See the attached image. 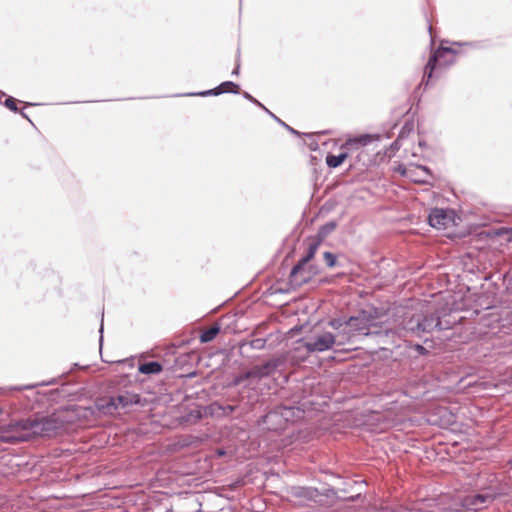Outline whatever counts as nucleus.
I'll return each instance as SVG.
<instances>
[{
	"mask_svg": "<svg viewBox=\"0 0 512 512\" xmlns=\"http://www.w3.org/2000/svg\"><path fill=\"white\" fill-rule=\"evenodd\" d=\"M68 422L69 419L64 411H57L48 416L35 415L1 426L0 439L4 442L18 443L28 441L35 436L51 437Z\"/></svg>",
	"mask_w": 512,
	"mask_h": 512,
	"instance_id": "1",
	"label": "nucleus"
},
{
	"mask_svg": "<svg viewBox=\"0 0 512 512\" xmlns=\"http://www.w3.org/2000/svg\"><path fill=\"white\" fill-rule=\"evenodd\" d=\"M345 327L339 333L345 343L352 342L354 338L372 337L378 345L396 343V332L387 324H379L366 311L360 312L357 316L350 317L344 322Z\"/></svg>",
	"mask_w": 512,
	"mask_h": 512,
	"instance_id": "2",
	"label": "nucleus"
},
{
	"mask_svg": "<svg viewBox=\"0 0 512 512\" xmlns=\"http://www.w3.org/2000/svg\"><path fill=\"white\" fill-rule=\"evenodd\" d=\"M451 324L441 320V312H419L406 316L402 322V326L394 329L396 332V340L406 337L407 335L422 336L425 333H431L434 330L449 329Z\"/></svg>",
	"mask_w": 512,
	"mask_h": 512,
	"instance_id": "3",
	"label": "nucleus"
},
{
	"mask_svg": "<svg viewBox=\"0 0 512 512\" xmlns=\"http://www.w3.org/2000/svg\"><path fill=\"white\" fill-rule=\"evenodd\" d=\"M495 497L496 495L491 489H484L467 495H443L439 497V505L447 512H459V508L465 512H477L488 507Z\"/></svg>",
	"mask_w": 512,
	"mask_h": 512,
	"instance_id": "4",
	"label": "nucleus"
},
{
	"mask_svg": "<svg viewBox=\"0 0 512 512\" xmlns=\"http://www.w3.org/2000/svg\"><path fill=\"white\" fill-rule=\"evenodd\" d=\"M460 53L461 51L457 48L443 45L436 49H431L418 88H423L424 91L427 90L433 84L434 80L440 77L439 70L454 64L455 57Z\"/></svg>",
	"mask_w": 512,
	"mask_h": 512,
	"instance_id": "5",
	"label": "nucleus"
},
{
	"mask_svg": "<svg viewBox=\"0 0 512 512\" xmlns=\"http://www.w3.org/2000/svg\"><path fill=\"white\" fill-rule=\"evenodd\" d=\"M298 350L304 348L308 354L321 353L332 349L335 345L345 344L340 334L334 335L329 331H314L298 341Z\"/></svg>",
	"mask_w": 512,
	"mask_h": 512,
	"instance_id": "6",
	"label": "nucleus"
},
{
	"mask_svg": "<svg viewBox=\"0 0 512 512\" xmlns=\"http://www.w3.org/2000/svg\"><path fill=\"white\" fill-rule=\"evenodd\" d=\"M139 403L140 396L138 394L126 391L117 396H111L97 400L96 407L101 413L105 415H112L119 409H126Z\"/></svg>",
	"mask_w": 512,
	"mask_h": 512,
	"instance_id": "7",
	"label": "nucleus"
},
{
	"mask_svg": "<svg viewBox=\"0 0 512 512\" xmlns=\"http://www.w3.org/2000/svg\"><path fill=\"white\" fill-rule=\"evenodd\" d=\"M309 262L299 260L292 268L289 275V282L293 287H300L312 279L317 274V268L314 265H308Z\"/></svg>",
	"mask_w": 512,
	"mask_h": 512,
	"instance_id": "8",
	"label": "nucleus"
},
{
	"mask_svg": "<svg viewBox=\"0 0 512 512\" xmlns=\"http://www.w3.org/2000/svg\"><path fill=\"white\" fill-rule=\"evenodd\" d=\"M461 218L456 210L450 207L431 208L426 219V224H457Z\"/></svg>",
	"mask_w": 512,
	"mask_h": 512,
	"instance_id": "9",
	"label": "nucleus"
},
{
	"mask_svg": "<svg viewBox=\"0 0 512 512\" xmlns=\"http://www.w3.org/2000/svg\"><path fill=\"white\" fill-rule=\"evenodd\" d=\"M242 97L252 103L253 105L259 107L262 109L267 115H269L276 123H278L280 126L285 128L289 133L296 137H310V134H307L305 132H300L287 123H285L282 119H280L277 115H275L272 111H270L263 103H261L258 99H256L254 96H252L247 91H242L241 93Z\"/></svg>",
	"mask_w": 512,
	"mask_h": 512,
	"instance_id": "10",
	"label": "nucleus"
},
{
	"mask_svg": "<svg viewBox=\"0 0 512 512\" xmlns=\"http://www.w3.org/2000/svg\"><path fill=\"white\" fill-rule=\"evenodd\" d=\"M290 494L292 497L299 499L301 505H305L307 502H322V494L313 487L294 486L291 487Z\"/></svg>",
	"mask_w": 512,
	"mask_h": 512,
	"instance_id": "11",
	"label": "nucleus"
},
{
	"mask_svg": "<svg viewBox=\"0 0 512 512\" xmlns=\"http://www.w3.org/2000/svg\"><path fill=\"white\" fill-rule=\"evenodd\" d=\"M261 424L264 428L272 431L284 429L286 426L277 407L262 417Z\"/></svg>",
	"mask_w": 512,
	"mask_h": 512,
	"instance_id": "12",
	"label": "nucleus"
},
{
	"mask_svg": "<svg viewBox=\"0 0 512 512\" xmlns=\"http://www.w3.org/2000/svg\"><path fill=\"white\" fill-rule=\"evenodd\" d=\"M382 138L379 133H363L347 139L345 146L359 148L367 146L373 142L380 141Z\"/></svg>",
	"mask_w": 512,
	"mask_h": 512,
	"instance_id": "13",
	"label": "nucleus"
},
{
	"mask_svg": "<svg viewBox=\"0 0 512 512\" xmlns=\"http://www.w3.org/2000/svg\"><path fill=\"white\" fill-rule=\"evenodd\" d=\"M321 242L322 239L319 236H312L306 238L303 242L306 248V253L300 258V260H302V262H310V260L314 257L315 253L317 252Z\"/></svg>",
	"mask_w": 512,
	"mask_h": 512,
	"instance_id": "14",
	"label": "nucleus"
},
{
	"mask_svg": "<svg viewBox=\"0 0 512 512\" xmlns=\"http://www.w3.org/2000/svg\"><path fill=\"white\" fill-rule=\"evenodd\" d=\"M279 413L281 414L282 419L284 420L285 425L288 422H293L297 419L303 417L304 411L298 407L293 406H277Z\"/></svg>",
	"mask_w": 512,
	"mask_h": 512,
	"instance_id": "15",
	"label": "nucleus"
},
{
	"mask_svg": "<svg viewBox=\"0 0 512 512\" xmlns=\"http://www.w3.org/2000/svg\"><path fill=\"white\" fill-rule=\"evenodd\" d=\"M262 378L263 377H262L261 370H260L259 366L256 365L253 368H251L249 371H246V372L241 373L238 376H236L233 379L231 385L238 386V385L243 384L245 381H247L249 379L260 380Z\"/></svg>",
	"mask_w": 512,
	"mask_h": 512,
	"instance_id": "16",
	"label": "nucleus"
},
{
	"mask_svg": "<svg viewBox=\"0 0 512 512\" xmlns=\"http://www.w3.org/2000/svg\"><path fill=\"white\" fill-rule=\"evenodd\" d=\"M453 46L457 47H468L474 50H485L492 47V43L488 39L477 40V41H465V42H453Z\"/></svg>",
	"mask_w": 512,
	"mask_h": 512,
	"instance_id": "17",
	"label": "nucleus"
},
{
	"mask_svg": "<svg viewBox=\"0 0 512 512\" xmlns=\"http://www.w3.org/2000/svg\"><path fill=\"white\" fill-rule=\"evenodd\" d=\"M223 94L219 86L217 85L214 88L202 90L198 92H186V93H178L175 94V97H209V96H219Z\"/></svg>",
	"mask_w": 512,
	"mask_h": 512,
	"instance_id": "18",
	"label": "nucleus"
},
{
	"mask_svg": "<svg viewBox=\"0 0 512 512\" xmlns=\"http://www.w3.org/2000/svg\"><path fill=\"white\" fill-rule=\"evenodd\" d=\"M211 414L216 416L228 417L230 416L236 409V406L233 405H223L217 402H214L209 407Z\"/></svg>",
	"mask_w": 512,
	"mask_h": 512,
	"instance_id": "19",
	"label": "nucleus"
},
{
	"mask_svg": "<svg viewBox=\"0 0 512 512\" xmlns=\"http://www.w3.org/2000/svg\"><path fill=\"white\" fill-rule=\"evenodd\" d=\"M348 156L349 154L346 151L340 152L337 155L328 153L326 156V164L329 168H337L344 163Z\"/></svg>",
	"mask_w": 512,
	"mask_h": 512,
	"instance_id": "20",
	"label": "nucleus"
},
{
	"mask_svg": "<svg viewBox=\"0 0 512 512\" xmlns=\"http://www.w3.org/2000/svg\"><path fill=\"white\" fill-rule=\"evenodd\" d=\"M138 370L143 374H158L162 371V365L157 361L145 362L139 365Z\"/></svg>",
	"mask_w": 512,
	"mask_h": 512,
	"instance_id": "21",
	"label": "nucleus"
},
{
	"mask_svg": "<svg viewBox=\"0 0 512 512\" xmlns=\"http://www.w3.org/2000/svg\"><path fill=\"white\" fill-rule=\"evenodd\" d=\"M279 365H280V361L278 359H271V360L267 361L266 363H264L262 365H258V366L261 370L262 377H267V376H270L271 374H273L277 370Z\"/></svg>",
	"mask_w": 512,
	"mask_h": 512,
	"instance_id": "22",
	"label": "nucleus"
},
{
	"mask_svg": "<svg viewBox=\"0 0 512 512\" xmlns=\"http://www.w3.org/2000/svg\"><path fill=\"white\" fill-rule=\"evenodd\" d=\"M218 86L221 89V91L223 92V94L224 93H231V94H241L242 93L240 91V85L238 83L230 81V80L223 81Z\"/></svg>",
	"mask_w": 512,
	"mask_h": 512,
	"instance_id": "23",
	"label": "nucleus"
},
{
	"mask_svg": "<svg viewBox=\"0 0 512 512\" xmlns=\"http://www.w3.org/2000/svg\"><path fill=\"white\" fill-rule=\"evenodd\" d=\"M220 328L218 326H211L208 329L204 330L200 335V341L202 343H208L212 341L219 333Z\"/></svg>",
	"mask_w": 512,
	"mask_h": 512,
	"instance_id": "24",
	"label": "nucleus"
},
{
	"mask_svg": "<svg viewBox=\"0 0 512 512\" xmlns=\"http://www.w3.org/2000/svg\"><path fill=\"white\" fill-rule=\"evenodd\" d=\"M413 130H414V123L411 121H406L404 123V125L401 127L397 137L401 140H404L409 137V135L411 134V132Z\"/></svg>",
	"mask_w": 512,
	"mask_h": 512,
	"instance_id": "25",
	"label": "nucleus"
},
{
	"mask_svg": "<svg viewBox=\"0 0 512 512\" xmlns=\"http://www.w3.org/2000/svg\"><path fill=\"white\" fill-rule=\"evenodd\" d=\"M248 344H249L250 348H252V349L262 350L265 348L266 340L263 338H257V339L251 340Z\"/></svg>",
	"mask_w": 512,
	"mask_h": 512,
	"instance_id": "26",
	"label": "nucleus"
},
{
	"mask_svg": "<svg viewBox=\"0 0 512 512\" xmlns=\"http://www.w3.org/2000/svg\"><path fill=\"white\" fill-rule=\"evenodd\" d=\"M505 216L506 217H510L511 219H499V218H495L493 219L492 221H490L489 223L487 222H483L482 224H508L509 222H512V208L509 210V212H506L505 213Z\"/></svg>",
	"mask_w": 512,
	"mask_h": 512,
	"instance_id": "27",
	"label": "nucleus"
},
{
	"mask_svg": "<svg viewBox=\"0 0 512 512\" xmlns=\"http://www.w3.org/2000/svg\"><path fill=\"white\" fill-rule=\"evenodd\" d=\"M324 260L328 267H333L336 264V256L331 252H324L323 254Z\"/></svg>",
	"mask_w": 512,
	"mask_h": 512,
	"instance_id": "28",
	"label": "nucleus"
},
{
	"mask_svg": "<svg viewBox=\"0 0 512 512\" xmlns=\"http://www.w3.org/2000/svg\"><path fill=\"white\" fill-rule=\"evenodd\" d=\"M240 67H241L240 49L238 48L237 55H236L235 67L233 68V70L231 72V75L232 76H239V74H240Z\"/></svg>",
	"mask_w": 512,
	"mask_h": 512,
	"instance_id": "29",
	"label": "nucleus"
},
{
	"mask_svg": "<svg viewBox=\"0 0 512 512\" xmlns=\"http://www.w3.org/2000/svg\"><path fill=\"white\" fill-rule=\"evenodd\" d=\"M415 167H416L417 169H419V170L423 171V173H424L427 177H429V178H431V179H435L434 174H433V172H432V170H431V168H430V167H428V166H426V165H422V164H416V165H415Z\"/></svg>",
	"mask_w": 512,
	"mask_h": 512,
	"instance_id": "30",
	"label": "nucleus"
},
{
	"mask_svg": "<svg viewBox=\"0 0 512 512\" xmlns=\"http://www.w3.org/2000/svg\"><path fill=\"white\" fill-rule=\"evenodd\" d=\"M310 134V137H308L310 139L309 142H307V146L308 148L311 150V151H316L318 150L319 146H318V142L317 140L314 138V134L312 133H309Z\"/></svg>",
	"mask_w": 512,
	"mask_h": 512,
	"instance_id": "31",
	"label": "nucleus"
},
{
	"mask_svg": "<svg viewBox=\"0 0 512 512\" xmlns=\"http://www.w3.org/2000/svg\"><path fill=\"white\" fill-rule=\"evenodd\" d=\"M401 139H399L398 137L391 143L390 145V150L392 153H395L396 151H398L401 147Z\"/></svg>",
	"mask_w": 512,
	"mask_h": 512,
	"instance_id": "32",
	"label": "nucleus"
},
{
	"mask_svg": "<svg viewBox=\"0 0 512 512\" xmlns=\"http://www.w3.org/2000/svg\"><path fill=\"white\" fill-rule=\"evenodd\" d=\"M329 325L336 330H339L342 328L343 323L340 319H332L329 321Z\"/></svg>",
	"mask_w": 512,
	"mask_h": 512,
	"instance_id": "33",
	"label": "nucleus"
},
{
	"mask_svg": "<svg viewBox=\"0 0 512 512\" xmlns=\"http://www.w3.org/2000/svg\"><path fill=\"white\" fill-rule=\"evenodd\" d=\"M394 170H395L396 172H398V173H399L400 175H402V176L407 175V168L405 167V165H404V164H398V165L394 168Z\"/></svg>",
	"mask_w": 512,
	"mask_h": 512,
	"instance_id": "34",
	"label": "nucleus"
},
{
	"mask_svg": "<svg viewBox=\"0 0 512 512\" xmlns=\"http://www.w3.org/2000/svg\"><path fill=\"white\" fill-rule=\"evenodd\" d=\"M432 180L433 179L427 177L426 175L422 176V178L414 179L415 182L420 183V184H430Z\"/></svg>",
	"mask_w": 512,
	"mask_h": 512,
	"instance_id": "35",
	"label": "nucleus"
},
{
	"mask_svg": "<svg viewBox=\"0 0 512 512\" xmlns=\"http://www.w3.org/2000/svg\"><path fill=\"white\" fill-rule=\"evenodd\" d=\"M18 113L21 115L22 118L26 119L29 123H31L33 125L32 120L30 119L28 114L24 111V109H19Z\"/></svg>",
	"mask_w": 512,
	"mask_h": 512,
	"instance_id": "36",
	"label": "nucleus"
},
{
	"mask_svg": "<svg viewBox=\"0 0 512 512\" xmlns=\"http://www.w3.org/2000/svg\"><path fill=\"white\" fill-rule=\"evenodd\" d=\"M415 349H416V351H417L419 354H421V355H424V354H426V353H427L426 348H425V347H423V346H422V345H420V344L415 345Z\"/></svg>",
	"mask_w": 512,
	"mask_h": 512,
	"instance_id": "37",
	"label": "nucleus"
},
{
	"mask_svg": "<svg viewBox=\"0 0 512 512\" xmlns=\"http://www.w3.org/2000/svg\"><path fill=\"white\" fill-rule=\"evenodd\" d=\"M464 229L460 232L457 237H464L466 234L470 233L468 226H462Z\"/></svg>",
	"mask_w": 512,
	"mask_h": 512,
	"instance_id": "38",
	"label": "nucleus"
},
{
	"mask_svg": "<svg viewBox=\"0 0 512 512\" xmlns=\"http://www.w3.org/2000/svg\"><path fill=\"white\" fill-rule=\"evenodd\" d=\"M418 147L421 148V149L427 148L428 147L427 142L425 140H423V139H420L418 141Z\"/></svg>",
	"mask_w": 512,
	"mask_h": 512,
	"instance_id": "39",
	"label": "nucleus"
},
{
	"mask_svg": "<svg viewBox=\"0 0 512 512\" xmlns=\"http://www.w3.org/2000/svg\"><path fill=\"white\" fill-rule=\"evenodd\" d=\"M37 105H40V104L39 103H34V102H25V106L26 107L37 106Z\"/></svg>",
	"mask_w": 512,
	"mask_h": 512,
	"instance_id": "40",
	"label": "nucleus"
},
{
	"mask_svg": "<svg viewBox=\"0 0 512 512\" xmlns=\"http://www.w3.org/2000/svg\"><path fill=\"white\" fill-rule=\"evenodd\" d=\"M103 333V323H101V326H100V334ZM102 341H103V335H100V345L102 344Z\"/></svg>",
	"mask_w": 512,
	"mask_h": 512,
	"instance_id": "41",
	"label": "nucleus"
},
{
	"mask_svg": "<svg viewBox=\"0 0 512 512\" xmlns=\"http://www.w3.org/2000/svg\"><path fill=\"white\" fill-rule=\"evenodd\" d=\"M34 388V385H27V386H24L23 389H32Z\"/></svg>",
	"mask_w": 512,
	"mask_h": 512,
	"instance_id": "42",
	"label": "nucleus"
},
{
	"mask_svg": "<svg viewBox=\"0 0 512 512\" xmlns=\"http://www.w3.org/2000/svg\"><path fill=\"white\" fill-rule=\"evenodd\" d=\"M447 236H448V237H450V238H454V237H456V235H453V234H452V233H450V232H447Z\"/></svg>",
	"mask_w": 512,
	"mask_h": 512,
	"instance_id": "43",
	"label": "nucleus"
},
{
	"mask_svg": "<svg viewBox=\"0 0 512 512\" xmlns=\"http://www.w3.org/2000/svg\"><path fill=\"white\" fill-rule=\"evenodd\" d=\"M325 224L332 225V224H336V222L334 220H331V221L326 222Z\"/></svg>",
	"mask_w": 512,
	"mask_h": 512,
	"instance_id": "44",
	"label": "nucleus"
},
{
	"mask_svg": "<svg viewBox=\"0 0 512 512\" xmlns=\"http://www.w3.org/2000/svg\"><path fill=\"white\" fill-rule=\"evenodd\" d=\"M505 233H512V227L505 230Z\"/></svg>",
	"mask_w": 512,
	"mask_h": 512,
	"instance_id": "45",
	"label": "nucleus"
},
{
	"mask_svg": "<svg viewBox=\"0 0 512 512\" xmlns=\"http://www.w3.org/2000/svg\"><path fill=\"white\" fill-rule=\"evenodd\" d=\"M503 233H504V231H503V230H499V231H497V232H496V235H501V234H503Z\"/></svg>",
	"mask_w": 512,
	"mask_h": 512,
	"instance_id": "46",
	"label": "nucleus"
},
{
	"mask_svg": "<svg viewBox=\"0 0 512 512\" xmlns=\"http://www.w3.org/2000/svg\"><path fill=\"white\" fill-rule=\"evenodd\" d=\"M0 95L1 96H6V93L0 90Z\"/></svg>",
	"mask_w": 512,
	"mask_h": 512,
	"instance_id": "47",
	"label": "nucleus"
},
{
	"mask_svg": "<svg viewBox=\"0 0 512 512\" xmlns=\"http://www.w3.org/2000/svg\"><path fill=\"white\" fill-rule=\"evenodd\" d=\"M335 226L334 225H331V226H324V228H334Z\"/></svg>",
	"mask_w": 512,
	"mask_h": 512,
	"instance_id": "48",
	"label": "nucleus"
},
{
	"mask_svg": "<svg viewBox=\"0 0 512 512\" xmlns=\"http://www.w3.org/2000/svg\"><path fill=\"white\" fill-rule=\"evenodd\" d=\"M450 226H443V229L444 230H447V228H449Z\"/></svg>",
	"mask_w": 512,
	"mask_h": 512,
	"instance_id": "49",
	"label": "nucleus"
},
{
	"mask_svg": "<svg viewBox=\"0 0 512 512\" xmlns=\"http://www.w3.org/2000/svg\"><path fill=\"white\" fill-rule=\"evenodd\" d=\"M126 99L131 100L132 98H131V97H128V98H124L123 100H126Z\"/></svg>",
	"mask_w": 512,
	"mask_h": 512,
	"instance_id": "50",
	"label": "nucleus"
},
{
	"mask_svg": "<svg viewBox=\"0 0 512 512\" xmlns=\"http://www.w3.org/2000/svg\"><path fill=\"white\" fill-rule=\"evenodd\" d=\"M509 463H510V465H511V467H512V459L509 461Z\"/></svg>",
	"mask_w": 512,
	"mask_h": 512,
	"instance_id": "51",
	"label": "nucleus"
},
{
	"mask_svg": "<svg viewBox=\"0 0 512 512\" xmlns=\"http://www.w3.org/2000/svg\"><path fill=\"white\" fill-rule=\"evenodd\" d=\"M2 412V409L0 408V413Z\"/></svg>",
	"mask_w": 512,
	"mask_h": 512,
	"instance_id": "52",
	"label": "nucleus"
}]
</instances>
